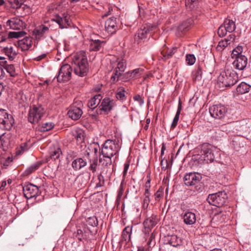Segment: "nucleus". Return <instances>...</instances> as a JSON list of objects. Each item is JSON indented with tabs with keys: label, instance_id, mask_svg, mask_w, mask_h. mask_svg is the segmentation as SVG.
Returning <instances> with one entry per match:
<instances>
[{
	"label": "nucleus",
	"instance_id": "f257e3e1",
	"mask_svg": "<svg viewBox=\"0 0 251 251\" xmlns=\"http://www.w3.org/2000/svg\"><path fill=\"white\" fill-rule=\"evenodd\" d=\"M71 67L76 75L81 77L87 75L89 65L85 52L81 51L73 56Z\"/></svg>",
	"mask_w": 251,
	"mask_h": 251
},
{
	"label": "nucleus",
	"instance_id": "f03ea898",
	"mask_svg": "<svg viewBox=\"0 0 251 251\" xmlns=\"http://www.w3.org/2000/svg\"><path fill=\"white\" fill-rule=\"evenodd\" d=\"M237 82L236 73L230 69H227L221 73L218 78V82L222 87H230Z\"/></svg>",
	"mask_w": 251,
	"mask_h": 251
},
{
	"label": "nucleus",
	"instance_id": "7ed1b4c3",
	"mask_svg": "<svg viewBox=\"0 0 251 251\" xmlns=\"http://www.w3.org/2000/svg\"><path fill=\"white\" fill-rule=\"evenodd\" d=\"M214 147L210 144L204 143L199 148L200 153L197 155V159L200 162H204L206 163L213 161L214 154L213 153Z\"/></svg>",
	"mask_w": 251,
	"mask_h": 251
},
{
	"label": "nucleus",
	"instance_id": "20e7f679",
	"mask_svg": "<svg viewBox=\"0 0 251 251\" xmlns=\"http://www.w3.org/2000/svg\"><path fill=\"white\" fill-rule=\"evenodd\" d=\"M119 149L118 140H107L103 145L100 153L103 155V157L111 158L117 153Z\"/></svg>",
	"mask_w": 251,
	"mask_h": 251
},
{
	"label": "nucleus",
	"instance_id": "39448f33",
	"mask_svg": "<svg viewBox=\"0 0 251 251\" xmlns=\"http://www.w3.org/2000/svg\"><path fill=\"white\" fill-rule=\"evenodd\" d=\"M45 113L44 108L41 104L33 105L28 113V121L32 124H37Z\"/></svg>",
	"mask_w": 251,
	"mask_h": 251
},
{
	"label": "nucleus",
	"instance_id": "423d86ee",
	"mask_svg": "<svg viewBox=\"0 0 251 251\" xmlns=\"http://www.w3.org/2000/svg\"><path fill=\"white\" fill-rule=\"evenodd\" d=\"M227 199L226 193L225 191H220L209 194L206 200L210 205L220 207L225 204Z\"/></svg>",
	"mask_w": 251,
	"mask_h": 251
},
{
	"label": "nucleus",
	"instance_id": "0eeeda50",
	"mask_svg": "<svg viewBox=\"0 0 251 251\" xmlns=\"http://www.w3.org/2000/svg\"><path fill=\"white\" fill-rule=\"evenodd\" d=\"M156 28V26L155 25H146L142 26L137 31L135 35V40L138 44L144 42L149 36L151 35L152 31Z\"/></svg>",
	"mask_w": 251,
	"mask_h": 251
},
{
	"label": "nucleus",
	"instance_id": "6e6552de",
	"mask_svg": "<svg viewBox=\"0 0 251 251\" xmlns=\"http://www.w3.org/2000/svg\"><path fill=\"white\" fill-rule=\"evenodd\" d=\"M116 105V101L108 97H105L101 102L98 108L96 109L97 114H108Z\"/></svg>",
	"mask_w": 251,
	"mask_h": 251
},
{
	"label": "nucleus",
	"instance_id": "1a4fd4ad",
	"mask_svg": "<svg viewBox=\"0 0 251 251\" xmlns=\"http://www.w3.org/2000/svg\"><path fill=\"white\" fill-rule=\"evenodd\" d=\"M14 120L11 114H9L5 110L0 109V127L9 130L12 127Z\"/></svg>",
	"mask_w": 251,
	"mask_h": 251
},
{
	"label": "nucleus",
	"instance_id": "9d476101",
	"mask_svg": "<svg viewBox=\"0 0 251 251\" xmlns=\"http://www.w3.org/2000/svg\"><path fill=\"white\" fill-rule=\"evenodd\" d=\"M6 26L12 30H21L26 28V24L21 17L15 16L10 18L6 21Z\"/></svg>",
	"mask_w": 251,
	"mask_h": 251
},
{
	"label": "nucleus",
	"instance_id": "9b49d317",
	"mask_svg": "<svg viewBox=\"0 0 251 251\" xmlns=\"http://www.w3.org/2000/svg\"><path fill=\"white\" fill-rule=\"evenodd\" d=\"M72 71L73 69L70 65L65 64L62 65L57 76V81L59 82L69 81L71 78Z\"/></svg>",
	"mask_w": 251,
	"mask_h": 251
},
{
	"label": "nucleus",
	"instance_id": "f8f14e48",
	"mask_svg": "<svg viewBox=\"0 0 251 251\" xmlns=\"http://www.w3.org/2000/svg\"><path fill=\"white\" fill-rule=\"evenodd\" d=\"M210 115L217 119H222L227 114V108L224 105H214L209 108Z\"/></svg>",
	"mask_w": 251,
	"mask_h": 251
},
{
	"label": "nucleus",
	"instance_id": "ddd939ff",
	"mask_svg": "<svg viewBox=\"0 0 251 251\" xmlns=\"http://www.w3.org/2000/svg\"><path fill=\"white\" fill-rule=\"evenodd\" d=\"M232 63L233 68L238 71H243L248 67V60L245 55H240L234 57Z\"/></svg>",
	"mask_w": 251,
	"mask_h": 251
},
{
	"label": "nucleus",
	"instance_id": "4468645a",
	"mask_svg": "<svg viewBox=\"0 0 251 251\" xmlns=\"http://www.w3.org/2000/svg\"><path fill=\"white\" fill-rule=\"evenodd\" d=\"M202 176L199 173H191L184 177V184L187 186H193L201 181Z\"/></svg>",
	"mask_w": 251,
	"mask_h": 251
},
{
	"label": "nucleus",
	"instance_id": "2eb2a0df",
	"mask_svg": "<svg viewBox=\"0 0 251 251\" xmlns=\"http://www.w3.org/2000/svg\"><path fill=\"white\" fill-rule=\"evenodd\" d=\"M23 192L25 197L28 199L36 197L39 192V188L31 183L23 187Z\"/></svg>",
	"mask_w": 251,
	"mask_h": 251
},
{
	"label": "nucleus",
	"instance_id": "dca6fc26",
	"mask_svg": "<svg viewBox=\"0 0 251 251\" xmlns=\"http://www.w3.org/2000/svg\"><path fill=\"white\" fill-rule=\"evenodd\" d=\"M193 24V20L192 19H187L181 23L177 28L176 34L178 36L184 35L188 31Z\"/></svg>",
	"mask_w": 251,
	"mask_h": 251
},
{
	"label": "nucleus",
	"instance_id": "f3484780",
	"mask_svg": "<svg viewBox=\"0 0 251 251\" xmlns=\"http://www.w3.org/2000/svg\"><path fill=\"white\" fill-rule=\"evenodd\" d=\"M116 19V18L112 17L108 19L105 23V30L110 34L115 33L118 28Z\"/></svg>",
	"mask_w": 251,
	"mask_h": 251
},
{
	"label": "nucleus",
	"instance_id": "a211bd4d",
	"mask_svg": "<svg viewBox=\"0 0 251 251\" xmlns=\"http://www.w3.org/2000/svg\"><path fill=\"white\" fill-rule=\"evenodd\" d=\"M82 113L81 109L74 104L70 107L68 115L72 120H77L81 117Z\"/></svg>",
	"mask_w": 251,
	"mask_h": 251
},
{
	"label": "nucleus",
	"instance_id": "6ab92c4d",
	"mask_svg": "<svg viewBox=\"0 0 251 251\" xmlns=\"http://www.w3.org/2000/svg\"><path fill=\"white\" fill-rule=\"evenodd\" d=\"M17 45L22 51H26L32 47V39L30 36H25L24 39L18 41Z\"/></svg>",
	"mask_w": 251,
	"mask_h": 251
},
{
	"label": "nucleus",
	"instance_id": "aec40b11",
	"mask_svg": "<svg viewBox=\"0 0 251 251\" xmlns=\"http://www.w3.org/2000/svg\"><path fill=\"white\" fill-rule=\"evenodd\" d=\"M49 28L42 25L36 27L34 29L33 33L36 39L40 40L41 38L44 37L45 35L49 32Z\"/></svg>",
	"mask_w": 251,
	"mask_h": 251
},
{
	"label": "nucleus",
	"instance_id": "412c9836",
	"mask_svg": "<svg viewBox=\"0 0 251 251\" xmlns=\"http://www.w3.org/2000/svg\"><path fill=\"white\" fill-rule=\"evenodd\" d=\"M156 221L155 218L151 216L147 218L144 222L145 232L146 233H149L151 229L155 226Z\"/></svg>",
	"mask_w": 251,
	"mask_h": 251
},
{
	"label": "nucleus",
	"instance_id": "4be33fe9",
	"mask_svg": "<svg viewBox=\"0 0 251 251\" xmlns=\"http://www.w3.org/2000/svg\"><path fill=\"white\" fill-rule=\"evenodd\" d=\"M102 98V96L100 94L95 95L89 100L87 103L88 107L93 110L100 104Z\"/></svg>",
	"mask_w": 251,
	"mask_h": 251
},
{
	"label": "nucleus",
	"instance_id": "5701e85b",
	"mask_svg": "<svg viewBox=\"0 0 251 251\" xmlns=\"http://www.w3.org/2000/svg\"><path fill=\"white\" fill-rule=\"evenodd\" d=\"M87 165V162L82 158H77L72 163V166L75 171H78Z\"/></svg>",
	"mask_w": 251,
	"mask_h": 251
},
{
	"label": "nucleus",
	"instance_id": "b1692460",
	"mask_svg": "<svg viewBox=\"0 0 251 251\" xmlns=\"http://www.w3.org/2000/svg\"><path fill=\"white\" fill-rule=\"evenodd\" d=\"M183 221L185 224L192 225L196 222V217L195 213L191 212H186L183 216Z\"/></svg>",
	"mask_w": 251,
	"mask_h": 251
},
{
	"label": "nucleus",
	"instance_id": "393cba45",
	"mask_svg": "<svg viewBox=\"0 0 251 251\" xmlns=\"http://www.w3.org/2000/svg\"><path fill=\"white\" fill-rule=\"evenodd\" d=\"M104 42L100 40H92L90 43V50L93 51H98L100 50L104 45Z\"/></svg>",
	"mask_w": 251,
	"mask_h": 251
},
{
	"label": "nucleus",
	"instance_id": "a878e982",
	"mask_svg": "<svg viewBox=\"0 0 251 251\" xmlns=\"http://www.w3.org/2000/svg\"><path fill=\"white\" fill-rule=\"evenodd\" d=\"M88 236V233L85 228L78 229L76 232L74 233V236L79 241L86 240Z\"/></svg>",
	"mask_w": 251,
	"mask_h": 251
},
{
	"label": "nucleus",
	"instance_id": "bb28decb",
	"mask_svg": "<svg viewBox=\"0 0 251 251\" xmlns=\"http://www.w3.org/2000/svg\"><path fill=\"white\" fill-rule=\"evenodd\" d=\"M132 226H127L123 230L122 234V241L128 243L130 240V236Z\"/></svg>",
	"mask_w": 251,
	"mask_h": 251
},
{
	"label": "nucleus",
	"instance_id": "cd10ccee",
	"mask_svg": "<svg viewBox=\"0 0 251 251\" xmlns=\"http://www.w3.org/2000/svg\"><path fill=\"white\" fill-rule=\"evenodd\" d=\"M27 32L24 31V30H21L19 31H10L8 34L7 38L19 39L25 36Z\"/></svg>",
	"mask_w": 251,
	"mask_h": 251
},
{
	"label": "nucleus",
	"instance_id": "c85d7f7f",
	"mask_svg": "<svg viewBox=\"0 0 251 251\" xmlns=\"http://www.w3.org/2000/svg\"><path fill=\"white\" fill-rule=\"evenodd\" d=\"M251 86L245 82H241L237 87V92L240 94L249 92Z\"/></svg>",
	"mask_w": 251,
	"mask_h": 251
},
{
	"label": "nucleus",
	"instance_id": "c756f323",
	"mask_svg": "<svg viewBox=\"0 0 251 251\" xmlns=\"http://www.w3.org/2000/svg\"><path fill=\"white\" fill-rule=\"evenodd\" d=\"M202 70L200 66L194 70L192 73V77L193 81H200L202 78Z\"/></svg>",
	"mask_w": 251,
	"mask_h": 251
},
{
	"label": "nucleus",
	"instance_id": "7c9ffc66",
	"mask_svg": "<svg viewBox=\"0 0 251 251\" xmlns=\"http://www.w3.org/2000/svg\"><path fill=\"white\" fill-rule=\"evenodd\" d=\"M42 164V162L41 161H37L33 163L25 170L24 172L25 175L28 176L37 170Z\"/></svg>",
	"mask_w": 251,
	"mask_h": 251
},
{
	"label": "nucleus",
	"instance_id": "2f4dec72",
	"mask_svg": "<svg viewBox=\"0 0 251 251\" xmlns=\"http://www.w3.org/2000/svg\"><path fill=\"white\" fill-rule=\"evenodd\" d=\"M176 48H172L171 49H168L167 50H163L161 51V54L162 55L161 58L164 60H166L171 57L174 54L176 51Z\"/></svg>",
	"mask_w": 251,
	"mask_h": 251
},
{
	"label": "nucleus",
	"instance_id": "473e14b6",
	"mask_svg": "<svg viewBox=\"0 0 251 251\" xmlns=\"http://www.w3.org/2000/svg\"><path fill=\"white\" fill-rule=\"evenodd\" d=\"M224 26L226 28L228 32L231 33L234 31L236 29L235 24L232 20L226 19L225 20L223 24Z\"/></svg>",
	"mask_w": 251,
	"mask_h": 251
},
{
	"label": "nucleus",
	"instance_id": "72a5a7b5",
	"mask_svg": "<svg viewBox=\"0 0 251 251\" xmlns=\"http://www.w3.org/2000/svg\"><path fill=\"white\" fill-rule=\"evenodd\" d=\"M61 153L62 151L59 148H50V157L52 160H55L59 158Z\"/></svg>",
	"mask_w": 251,
	"mask_h": 251
},
{
	"label": "nucleus",
	"instance_id": "f704fd0d",
	"mask_svg": "<svg viewBox=\"0 0 251 251\" xmlns=\"http://www.w3.org/2000/svg\"><path fill=\"white\" fill-rule=\"evenodd\" d=\"M4 51L5 54L8 57L9 59L10 60H14L17 55L16 51L14 50L13 48L12 47L4 48Z\"/></svg>",
	"mask_w": 251,
	"mask_h": 251
},
{
	"label": "nucleus",
	"instance_id": "c9c22d12",
	"mask_svg": "<svg viewBox=\"0 0 251 251\" xmlns=\"http://www.w3.org/2000/svg\"><path fill=\"white\" fill-rule=\"evenodd\" d=\"M98 166V160L97 157L89 160V169L94 173L97 171Z\"/></svg>",
	"mask_w": 251,
	"mask_h": 251
},
{
	"label": "nucleus",
	"instance_id": "e433bc0d",
	"mask_svg": "<svg viewBox=\"0 0 251 251\" xmlns=\"http://www.w3.org/2000/svg\"><path fill=\"white\" fill-rule=\"evenodd\" d=\"M99 162L100 164L101 165L103 168H107L111 165V158L107 157H103V156L102 157H100Z\"/></svg>",
	"mask_w": 251,
	"mask_h": 251
},
{
	"label": "nucleus",
	"instance_id": "4c0bfd02",
	"mask_svg": "<svg viewBox=\"0 0 251 251\" xmlns=\"http://www.w3.org/2000/svg\"><path fill=\"white\" fill-rule=\"evenodd\" d=\"M123 72H121L119 70L117 69V68H115L114 70L113 74L111 77L112 82L114 83L118 81L119 80H121Z\"/></svg>",
	"mask_w": 251,
	"mask_h": 251
},
{
	"label": "nucleus",
	"instance_id": "58836bf2",
	"mask_svg": "<svg viewBox=\"0 0 251 251\" xmlns=\"http://www.w3.org/2000/svg\"><path fill=\"white\" fill-rule=\"evenodd\" d=\"M116 97L118 100H124L126 99V96L125 95V90L122 87H119L115 94Z\"/></svg>",
	"mask_w": 251,
	"mask_h": 251
},
{
	"label": "nucleus",
	"instance_id": "ea45409f",
	"mask_svg": "<svg viewBox=\"0 0 251 251\" xmlns=\"http://www.w3.org/2000/svg\"><path fill=\"white\" fill-rule=\"evenodd\" d=\"M168 241L170 245L175 247H177L180 244V240L176 235H172L168 237Z\"/></svg>",
	"mask_w": 251,
	"mask_h": 251
},
{
	"label": "nucleus",
	"instance_id": "a19ab883",
	"mask_svg": "<svg viewBox=\"0 0 251 251\" xmlns=\"http://www.w3.org/2000/svg\"><path fill=\"white\" fill-rule=\"evenodd\" d=\"M13 161V158L10 156L6 158L1 159L0 164L2 169H6L9 167Z\"/></svg>",
	"mask_w": 251,
	"mask_h": 251
},
{
	"label": "nucleus",
	"instance_id": "79ce46f5",
	"mask_svg": "<svg viewBox=\"0 0 251 251\" xmlns=\"http://www.w3.org/2000/svg\"><path fill=\"white\" fill-rule=\"evenodd\" d=\"M74 135L78 143L80 144L83 142L84 140V135L82 130H78L76 131Z\"/></svg>",
	"mask_w": 251,
	"mask_h": 251
},
{
	"label": "nucleus",
	"instance_id": "37998d69",
	"mask_svg": "<svg viewBox=\"0 0 251 251\" xmlns=\"http://www.w3.org/2000/svg\"><path fill=\"white\" fill-rule=\"evenodd\" d=\"M9 136L6 133L0 135V145L3 147H6L9 144Z\"/></svg>",
	"mask_w": 251,
	"mask_h": 251
},
{
	"label": "nucleus",
	"instance_id": "c03bdc74",
	"mask_svg": "<svg viewBox=\"0 0 251 251\" xmlns=\"http://www.w3.org/2000/svg\"><path fill=\"white\" fill-rule=\"evenodd\" d=\"M4 69L9 74L10 76L14 77L17 75L14 65H6L4 67Z\"/></svg>",
	"mask_w": 251,
	"mask_h": 251
},
{
	"label": "nucleus",
	"instance_id": "a18cd8bd",
	"mask_svg": "<svg viewBox=\"0 0 251 251\" xmlns=\"http://www.w3.org/2000/svg\"><path fill=\"white\" fill-rule=\"evenodd\" d=\"M54 126V124L51 122L43 123L40 128V130L42 132L47 131L53 128Z\"/></svg>",
	"mask_w": 251,
	"mask_h": 251
},
{
	"label": "nucleus",
	"instance_id": "49530a36",
	"mask_svg": "<svg viewBox=\"0 0 251 251\" xmlns=\"http://www.w3.org/2000/svg\"><path fill=\"white\" fill-rule=\"evenodd\" d=\"M243 47L242 46H238L236 47L233 50L231 53V57L234 58L237 56L244 55L242 54Z\"/></svg>",
	"mask_w": 251,
	"mask_h": 251
},
{
	"label": "nucleus",
	"instance_id": "de8ad7c7",
	"mask_svg": "<svg viewBox=\"0 0 251 251\" xmlns=\"http://www.w3.org/2000/svg\"><path fill=\"white\" fill-rule=\"evenodd\" d=\"M186 61L189 65H193L196 62V57L194 54H188L186 56Z\"/></svg>",
	"mask_w": 251,
	"mask_h": 251
},
{
	"label": "nucleus",
	"instance_id": "09e8293b",
	"mask_svg": "<svg viewBox=\"0 0 251 251\" xmlns=\"http://www.w3.org/2000/svg\"><path fill=\"white\" fill-rule=\"evenodd\" d=\"M126 68V62L124 60H119L117 64L116 68L119 70L121 72H124Z\"/></svg>",
	"mask_w": 251,
	"mask_h": 251
},
{
	"label": "nucleus",
	"instance_id": "8fccbe9b",
	"mask_svg": "<svg viewBox=\"0 0 251 251\" xmlns=\"http://www.w3.org/2000/svg\"><path fill=\"white\" fill-rule=\"evenodd\" d=\"M144 70L141 68H137L130 71V73H131V76L132 78H134L135 77H139L143 73Z\"/></svg>",
	"mask_w": 251,
	"mask_h": 251
},
{
	"label": "nucleus",
	"instance_id": "3c124183",
	"mask_svg": "<svg viewBox=\"0 0 251 251\" xmlns=\"http://www.w3.org/2000/svg\"><path fill=\"white\" fill-rule=\"evenodd\" d=\"M227 32L228 31L223 25H222L218 29V34L221 37L225 36Z\"/></svg>",
	"mask_w": 251,
	"mask_h": 251
},
{
	"label": "nucleus",
	"instance_id": "603ef678",
	"mask_svg": "<svg viewBox=\"0 0 251 251\" xmlns=\"http://www.w3.org/2000/svg\"><path fill=\"white\" fill-rule=\"evenodd\" d=\"M11 6L13 8L18 9L23 4L21 1L19 0H11L10 1Z\"/></svg>",
	"mask_w": 251,
	"mask_h": 251
},
{
	"label": "nucleus",
	"instance_id": "864d4df0",
	"mask_svg": "<svg viewBox=\"0 0 251 251\" xmlns=\"http://www.w3.org/2000/svg\"><path fill=\"white\" fill-rule=\"evenodd\" d=\"M87 223L90 226H95L98 225V220L96 217H91L87 219Z\"/></svg>",
	"mask_w": 251,
	"mask_h": 251
},
{
	"label": "nucleus",
	"instance_id": "5fc2aeb1",
	"mask_svg": "<svg viewBox=\"0 0 251 251\" xmlns=\"http://www.w3.org/2000/svg\"><path fill=\"white\" fill-rule=\"evenodd\" d=\"M229 44V42H228V41H227L226 39L221 40L219 42L217 47V49L218 50H223Z\"/></svg>",
	"mask_w": 251,
	"mask_h": 251
},
{
	"label": "nucleus",
	"instance_id": "6e6d98bb",
	"mask_svg": "<svg viewBox=\"0 0 251 251\" xmlns=\"http://www.w3.org/2000/svg\"><path fill=\"white\" fill-rule=\"evenodd\" d=\"M54 21L59 25L60 28H63L65 27V25H64V20L62 17H61L58 15L56 16Z\"/></svg>",
	"mask_w": 251,
	"mask_h": 251
},
{
	"label": "nucleus",
	"instance_id": "4d7b16f0",
	"mask_svg": "<svg viewBox=\"0 0 251 251\" xmlns=\"http://www.w3.org/2000/svg\"><path fill=\"white\" fill-rule=\"evenodd\" d=\"M197 3V0H185V5L190 9H193Z\"/></svg>",
	"mask_w": 251,
	"mask_h": 251
},
{
	"label": "nucleus",
	"instance_id": "13d9d810",
	"mask_svg": "<svg viewBox=\"0 0 251 251\" xmlns=\"http://www.w3.org/2000/svg\"><path fill=\"white\" fill-rule=\"evenodd\" d=\"M193 191L197 193H200L203 190V184L200 181L197 184H194Z\"/></svg>",
	"mask_w": 251,
	"mask_h": 251
},
{
	"label": "nucleus",
	"instance_id": "bf43d9fd",
	"mask_svg": "<svg viewBox=\"0 0 251 251\" xmlns=\"http://www.w3.org/2000/svg\"><path fill=\"white\" fill-rule=\"evenodd\" d=\"M131 75V73H130V71H128L125 74H123L121 80L124 81H126L132 78Z\"/></svg>",
	"mask_w": 251,
	"mask_h": 251
},
{
	"label": "nucleus",
	"instance_id": "052dcab7",
	"mask_svg": "<svg viewBox=\"0 0 251 251\" xmlns=\"http://www.w3.org/2000/svg\"><path fill=\"white\" fill-rule=\"evenodd\" d=\"M133 99L134 100L137 101L141 106L144 103V100L140 95H136Z\"/></svg>",
	"mask_w": 251,
	"mask_h": 251
},
{
	"label": "nucleus",
	"instance_id": "680f3d73",
	"mask_svg": "<svg viewBox=\"0 0 251 251\" xmlns=\"http://www.w3.org/2000/svg\"><path fill=\"white\" fill-rule=\"evenodd\" d=\"M179 115H178V113L177 114H176V115L173 119V122L171 125V129H174L176 126H177L179 118Z\"/></svg>",
	"mask_w": 251,
	"mask_h": 251
},
{
	"label": "nucleus",
	"instance_id": "e2e57ef3",
	"mask_svg": "<svg viewBox=\"0 0 251 251\" xmlns=\"http://www.w3.org/2000/svg\"><path fill=\"white\" fill-rule=\"evenodd\" d=\"M150 202V197L145 196L143 200V207L144 208H147Z\"/></svg>",
	"mask_w": 251,
	"mask_h": 251
},
{
	"label": "nucleus",
	"instance_id": "0e129e2a",
	"mask_svg": "<svg viewBox=\"0 0 251 251\" xmlns=\"http://www.w3.org/2000/svg\"><path fill=\"white\" fill-rule=\"evenodd\" d=\"M155 199L156 201H159L161 197L163 196V191L162 189H159L155 193Z\"/></svg>",
	"mask_w": 251,
	"mask_h": 251
},
{
	"label": "nucleus",
	"instance_id": "69168bd1",
	"mask_svg": "<svg viewBox=\"0 0 251 251\" xmlns=\"http://www.w3.org/2000/svg\"><path fill=\"white\" fill-rule=\"evenodd\" d=\"M99 148V146L97 144L91 145L90 147L89 148V150H92L95 154H96L98 152V149Z\"/></svg>",
	"mask_w": 251,
	"mask_h": 251
},
{
	"label": "nucleus",
	"instance_id": "338daca9",
	"mask_svg": "<svg viewBox=\"0 0 251 251\" xmlns=\"http://www.w3.org/2000/svg\"><path fill=\"white\" fill-rule=\"evenodd\" d=\"M129 163L128 162H126L124 164V171H123V176L124 177H125L126 176V173L129 168Z\"/></svg>",
	"mask_w": 251,
	"mask_h": 251
},
{
	"label": "nucleus",
	"instance_id": "774afa93",
	"mask_svg": "<svg viewBox=\"0 0 251 251\" xmlns=\"http://www.w3.org/2000/svg\"><path fill=\"white\" fill-rule=\"evenodd\" d=\"M235 36L234 34H230L227 38H226L225 39L228 42H229V44H230L231 42H233L235 40Z\"/></svg>",
	"mask_w": 251,
	"mask_h": 251
}]
</instances>
